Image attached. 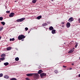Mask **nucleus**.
Listing matches in <instances>:
<instances>
[{"mask_svg":"<svg viewBox=\"0 0 80 80\" xmlns=\"http://www.w3.org/2000/svg\"><path fill=\"white\" fill-rule=\"evenodd\" d=\"M4 78H6V79H8V78H9V76L7 75H5L4 76Z\"/></svg>","mask_w":80,"mask_h":80,"instance_id":"obj_10","label":"nucleus"},{"mask_svg":"<svg viewBox=\"0 0 80 80\" xmlns=\"http://www.w3.org/2000/svg\"><path fill=\"white\" fill-rule=\"evenodd\" d=\"M55 30L53 29L52 30V34H55V33H56V32H55Z\"/></svg>","mask_w":80,"mask_h":80,"instance_id":"obj_9","label":"nucleus"},{"mask_svg":"<svg viewBox=\"0 0 80 80\" xmlns=\"http://www.w3.org/2000/svg\"><path fill=\"white\" fill-rule=\"evenodd\" d=\"M3 77V74L2 73L0 74V77Z\"/></svg>","mask_w":80,"mask_h":80,"instance_id":"obj_28","label":"nucleus"},{"mask_svg":"<svg viewBox=\"0 0 80 80\" xmlns=\"http://www.w3.org/2000/svg\"><path fill=\"white\" fill-rule=\"evenodd\" d=\"M37 0H33L32 2L33 3H35L37 2Z\"/></svg>","mask_w":80,"mask_h":80,"instance_id":"obj_12","label":"nucleus"},{"mask_svg":"<svg viewBox=\"0 0 80 80\" xmlns=\"http://www.w3.org/2000/svg\"><path fill=\"white\" fill-rule=\"evenodd\" d=\"M76 45H75V48H77V46H78V45L77 44V42L76 43Z\"/></svg>","mask_w":80,"mask_h":80,"instance_id":"obj_24","label":"nucleus"},{"mask_svg":"<svg viewBox=\"0 0 80 80\" xmlns=\"http://www.w3.org/2000/svg\"><path fill=\"white\" fill-rule=\"evenodd\" d=\"M63 68H67V66H63Z\"/></svg>","mask_w":80,"mask_h":80,"instance_id":"obj_30","label":"nucleus"},{"mask_svg":"<svg viewBox=\"0 0 80 80\" xmlns=\"http://www.w3.org/2000/svg\"><path fill=\"white\" fill-rule=\"evenodd\" d=\"M14 13H11L9 15V17H13L14 15Z\"/></svg>","mask_w":80,"mask_h":80,"instance_id":"obj_7","label":"nucleus"},{"mask_svg":"<svg viewBox=\"0 0 80 80\" xmlns=\"http://www.w3.org/2000/svg\"><path fill=\"white\" fill-rule=\"evenodd\" d=\"M72 65H74V64L72 63Z\"/></svg>","mask_w":80,"mask_h":80,"instance_id":"obj_34","label":"nucleus"},{"mask_svg":"<svg viewBox=\"0 0 80 80\" xmlns=\"http://www.w3.org/2000/svg\"><path fill=\"white\" fill-rule=\"evenodd\" d=\"M34 75V78H35V80H36V79H37L38 78H39V77H40V76L38 75V73H36L27 74H26V75L27 76H28V77H29L32 76V75Z\"/></svg>","mask_w":80,"mask_h":80,"instance_id":"obj_1","label":"nucleus"},{"mask_svg":"<svg viewBox=\"0 0 80 80\" xmlns=\"http://www.w3.org/2000/svg\"><path fill=\"white\" fill-rule=\"evenodd\" d=\"M49 29L50 30H53V28L52 26H51L49 27Z\"/></svg>","mask_w":80,"mask_h":80,"instance_id":"obj_11","label":"nucleus"},{"mask_svg":"<svg viewBox=\"0 0 80 80\" xmlns=\"http://www.w3.org/2000/svg\"><path fill=\"white\" fill-rule=\"evenodd\" d=\"M2 38L1 37H0V39H1V38Z\"/></svg>","mask_w":80,"mask_h":80,"instance_id":"obj_37","label":"nucleus"},{"mask_svg":"<svg viewBox=\"0 0 80 80\" xmlns=\"http://www.w3.org/2000/svg\"><path fill=\"white\" fill-rule=\"evenodd\" d=\"M3 27H1V28H0V31H2V30H3Z\"/></svg>","mask_w":80,"mask_h":80,"instance_id":"obj_26","label":"nucleus"},{"mask_svg":"<svg viewBox=\"0 0 80 80\" xmlns=\"http://www.w3.org/2000/svg\"><path fill=\"white\" fill-rule=\"evenodd\" d=\"M78 77H80V74L78 75Z\"/></svg>","mask_w":80,"mask_h":80,"instance_id":"obj_33","label":"nucleus"},{"mask_svg":"<svg viewBox=\"0 0 80 80\" xmlns=\"http://www.w3.org/2000/svg\"><path fill=\"white\" fill-rule=\"evenodd\" d=\"M1 57H5V54L4 53L2 54L1 56Z\"/></svg>","mask_w":80,"mask_h":80,"instance_id":"obj_16","label":"nucleus"},{"mask_svg":"<svg viewBox=\"0 0 80 80\" xmlns=\"http://www.w3.org/2000/svg\"><path fill=\"white\" fill-rule=\"evenodd\" d=\"M1 62V61H0V62Z\"/></svg>","mask_w":80,"mask_h":80,"instance_id":"obj_42","label":"nucleus"},{"mask_svg":"<svg viewBox=\"0 0 80 80\" xmlns=\"http://www.w3.org/2000/svg\"><path fill=\"white\" fill-rule=\"evenodd\" d=\"M6 13H9L10 11H6Z\"/></svg>","mask_w":80,"mask_h":80,"instance_id":"obj_31","label":"nucleus"},{"mask_svg":"<svg viewBox=\"0 0 80 80\" xmlns=\"http://www.w3.org/2000/svg\"><path fill=\"white\" fill-rule=\"evenodd\" d=\"M70 23L69 22H68L66 24V26L67 28H69L70 27Z\"/></svg>","mask_w":80,"mask_h":80,"instance_id":"obj_6","label":"nucleus"},{"mask_svg":"<svg viewBox=\"0 0 80 80\" xmlns=\"http://www.w3.org/2000/svg\"><path fill=\"white\" fill-rule=\"evenodd\" d=\"M42 72V70H40L38 71V73L39 74H40Z\"/></svg>","mask_w":80,"mask_h":80,"instance_id":"obj_15","label":"nucleus"},{"mask_svg":"<svg viewBox=\"0 0 80 80\" xmlns=\"http://www.w3.org/2000/svg\"><path fill=\"white\" fill-rule=\"evenodd\" d=\"M14 40H15V38H10V41H13Z\"/></svg>","mask_w":80,"mask_h":80,"instance_id":"obj_21","label":"nucleus"},{"mask_svg":"<svg viewBox=\"0 0 80 80\" xmlns=\"http://www.w3.org/2000/svg\"><path fill=\"white\" fill-rule=\"evenodd\" d=\"M3 18L2 17H0V21H2V20H3Z\"/></svg>","mask_w":80,"mask_h":80,"instance_id":"obj_27","label":"nucleus"},{"mask_svg":"<svg viewBox=\"0 0 80 80\" xmlns=\"http://www.w3.org/2000/svg\"><path fill=\"white\" fill-rule=\"evenodd\" d=\"M42 18V16H39L37 17L38 20H40V18Z\"/></svg>","mask_w":80,"mask_h":80,"instance_id":"obj_13","label":"nucleus"},{"mask_svg":"<svg viewBox=\"0 0 80 80\" xmlns=\"http://www.w3.org/2000/svg\"><path fill=\"white\" fill-rule=\"evenodd\" d=\"M73 49H75V48L72 49L70 51H69L68 52V53H72V52H73L74 50H73Z\"/></svg>","mask_w":80,"mask_h":80,"instance_id":"obj_8","label":"nucleus"},{"mask_svg":"<svg viewBox=\"0 0 80 80\" xmlns=\"http://www.w3.org/2000/svg\"><path fill=\"white\" fill-rule=\"evenodd\" d=\"M23 40H24V39H22V41H23Z\"/></svg>","mask_w":80,"mask_h":80,"instance_id":"obj_36","label":"nucleus"},{"mask_svg":"<svg viewBox=\"0 0 80 80\" xmlns=\"http://www.w3.org/2000/svg\"><path fill=\"white\" fill-rule=\"evenodd\" d=\"M47 23H50V22H48Z\"/></svg>","mask_w":80,"mask_h":80,"instance_id":"obj_38","label":"nucleus"},{"mask_svg":"<svg viewBox=\"0 0 80 80\" xmlns=\"http://www.w3.org/2000/svg\"><path fill=\"white\" fill-rule=\"evenodd\" d=\"M11 47H8L7 48V50H11Z\"/></svg>","mask_w":80,"mask_h":80,"instance_id":"obj_19","label":"nucleus"},{"mask_svg":"<svg viewBox=\"0 0 80 80\" xmlns=\"http://www.w3.org/2000/svg\"><path fill=\"white\" fill-rule=\"evenodd\" d=\"M25 30H26V31H27V30H28V28H25Z\"/></svg>","mask_w":80,"mask_h":80,"instance_id":"obj_29","label":"nucleus"},{"mask_svg":"<svg viewBox=\"0 0 80 80\" xmlns=\"http://www.w3.org/2000/svg\"><path fill=\"white\" fill-rule=\"evenodd\" d=\"M24 20H25V18H23L20 19H17V21L18 22H23V21Z\"/></svg>","mask_w":80,"mask_h":80,"instance_id":"obj_3","label":"nucleus"},{"mask_svg":"<svg viewBox=\"0 0 80 80\" xmlns=\"http://www.w3.org/2000/svg\"><path fill=\"white\" fill-rule=\"evenodd\" d=\"M73 18L72 17H71L69 18L68 21L69 22H72L73 21Z\"/></svg>","mask_w":80,"mask_h":80,"instance_id":"obj_5","label":"nucleus"},{"mask_svg":"<svg viewBox=\"0 0 80 80\" xmlns=\"http://www.w3.org/2000/svg\"><path fill=\"white\" fill-rule=\"evenodd\" d=\"M79 59H80V57H79Z\"/></svg>","mask_w":80,"mask_h":80,"instance_id":"obj_41","label":"nucleus"},{"mask_svg":"<svg viewBox=\"0 0 80 80\" xmlns=\"http://www.w3.org/2000/svg\"><path fill=\"white\" fill-rule=\"evenodd\" d=\"M62 24H64V23H65V22H62Z\"/></svg>","mask_w":80,"mask_h":80,"instance_id":"obj_32","label":"nucleus"},{"mask_svg":"<svg viewBox=\"0 0 80 80\" xmlns=\"http://www.w3.org/2000/svg\"><path fill=\"white\" fill-rule=\"evenodd\" d=\"M0 60H2V61H3V60H5V58H0Z\"/></svg>","mask_w":80,"mask_h":80,"instance_id":"obj_20","label":"nucleus"},{"mask_svg":"<svg viewBox=\"0 0 80 80\" xmlns=\"http://www.w3.org/2000/svg\"><path fill=\"white\" fill-rule=\"evenodd\" d=\"M15 60H16V61H18V60H19V58L18 57L16 58H15Z\"/></svg>","mask_w":80,"mask_h":80,"instance_id":"obj_17","label":"nucleus"},{"mask_svg":"<svg viewBox=\"0 0 80 80\" xmlns=\"http://www.w3.org/2000/svg\"><path fill=\"white\" fill-rule=\"evenodd\" d=\"M54 72L55 73H58V70H55Z\"/></svg>","mask_w":80,"mask_h":80,"instance_id":"obj_22","label":"nucleus"},{"mask_svg":"<svg viewBox=\"0 0 80 80\" xmlns=\"http://www.w3.org/2000/svg\"><path fill=\"white\" fill-rule=\"evenodd\" d=\"M46 25H47V23H45L42 24V26H45Z\"/></svg>","mask_w":80,"mask_h":80,"instance_id":"obj_23","label":"nucleus"},{"mask_svg":"<svg viewBox=\"0 0 80 80\" xmlns=\"http://www.w3.org/2000/svg\"><path fill=\"white\" fill-rule=\"evenodd\" d=\"M10 80H17V79L14 78H13L10 79Z\"/></svg>","mask_w":80,"mask_h":80,"instance_id":"obj_25","label":"nucleus"},{"mask_svg":"<svg viewBox=\"0 0 80 80\" xmlns=\"http://www.w3.org/2000/svg\"><path fill=\"white\" fill-rule=\"evenodd\" d=\"M15 49H16V50H17V48H16Z\"/></svg>","mask_w":80,"mask_h":80,"instance_id":"obj_39","label":"nucleus"},{"mask_svg":"<svg viewBox=\"0 0 80 80\" xmlns=\"http://www.w3.org/2000/svg\"><path fill=\"white\" fill-rule=\"evenodd\" d=\"M15 2H17V1H15Z\"/></svg>","mask_w":80,"mask_h":80,"instance_id":"obj_40","label":"nucleus"},{"mask_svg":"<svg viewBox=\"0 0 80 80\" xmlns=\"http://www.w3.org/2000/svg\"><path fill=\"white\" fill-rule=\"evenodd\" d=\"M25 38V36L23 35H19L18 37V40H22V39H23Z\"/></svg>","mask_w":80,"mask_h":80,"instance_id":"obj_2","label":"nucleus"},{"mask_svg":"<svg viewBox=\"0 0 80 80\" xmlns=\"http://www.w3.org/2000/svg\"><path fill=\"white\" fill-rule=\"evenodd\" d=\"M40 76L41 78H43L44 77H45V76H46V74L42 73L40 74Z\"/></svg>","mask_w":80,"mask_h":80,"instance_id":"obj_4","label":"nucleus"},{"mask_svg":"<svg viewBox=\"0 0 80 80\" xmlns=\"http://www.w3.org/2000/svg\"><path fill=\"white\" fill-rule=\"evenodd\" d=\"M1 24H2V25H3V26L5 25V22H1Z\"/></svg>","mask_w":80,"mask_h":80,"instance_id":"obj_18","label":"nucleus"},{"mask_svg":"<svg viewBox=\"0 0 80 80\" xmlns=\"http://www.w3.org/2000/svg\"><path fill=\"white\" fill-rule=\"evenodd\" d=\"M8 64H9L8 63V62H7L4 63V65H5V66H7V65H8Z\"/></svg>","mask_w":80,"mask_h":80,"instance_id":"obj_14","label":"nucleus"},{"mask_svg":"<svg viewBox=\"0 0 80 80\" xmlns=\"http://www.w3.org/2000/svg\"><path fill=\"white\" fill-rule=\"evenodd\" d=\"M72 68H70V69H69V70H72Z\"/></svg>","mask_w":80,"mask_h":80,"instance_id":"obj_35","label":"nucleus"}]
</instances>
